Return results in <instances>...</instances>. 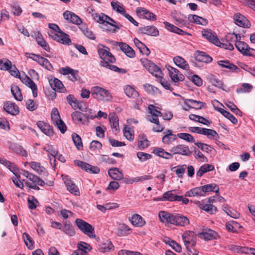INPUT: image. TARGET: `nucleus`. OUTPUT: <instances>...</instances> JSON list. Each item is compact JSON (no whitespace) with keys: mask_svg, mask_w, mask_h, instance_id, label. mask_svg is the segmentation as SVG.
Returning a JSON list of instances; mask_svg holds the SVG:
<instances>
[{"mask_svg":"<svg viewBox=\"0 0 255 255\" xmlns=\"http://www.w3.org/2000/svg\"><path fill=\"white\" fill-rule=\"evenodd\" d=\"M123 132L125 137L129 141H131L134 139V134L128 126H125L123 129Z\"/></svg>","mask_w":255,"mask_h":255,"instance_id":"62","label":"nucleus"},{"mask_svg":"<svg viewBox=\"0 0 255 255\" xmlns=\"http://www.w3.org/2000/svg\"><path fill=\"white\" fill-rule=\"evenodd\" d=\"M234 19L235 23L239 26L249 27L250 25L249 21L241 14H235L234 17Z\"/></svg>","mask_w":255,"mask_h":255,"instance_id":"20","label":"nucleus"},{"mask_svg":"<svg viewBox=\"0 0 255 255\" xmlns=\"http://www.w3.org/2000/svg\"><path fill=\"white\" fill-rule=\"evenodd\" d=\"M63 16L68 21L76 25H80L82 22L80 17L69 10H66L64 12Z\"/></svg>","mask_w":255,"mask_h":255,"instance_id":"13","label":"nucleus"},{"mask_svg":"<svg viewBox=\"0 0 255 255\" xmlns=\"http://www.w3.org/2000/svg\"><path fill=\"white\" fill-rule=\"evenodd\" d=\"M153 152L156 155L167 159H170L173 157L171 153L165 151L163 148L161 147L155 148Z\"/></svg>","mask_w":255,"mask_h":255,"instance_id":"41","label":"nucleus"},{"mask_svg":"<svg viewBox=\"0 0 255 255\" xmlns=\"http://www.w3.org/2000/svg\"><path fill=\"white\" fill-rule=\"evenodd\" d=\"M214 169L213 165L209 164H205L202 165L196 172V176L201 177L207 172L212 171Z\"/></svg>","mask_w":255,"mask_h":255,"instance_id":"43","label":"nucleus"},{"mask_svg":"<svg viewBox=\"0 0 255 255\" xmlns=\"http://www.w3.org/2000/svg\"><path fill=\"white\" fill-rule=\"evenodd\" d=\"M108 173L109 176L115 180H121L123 179V173L118 168L110 169Z\"/></svg>","mask_w":255,"mask_h":255,"instance_id":"37","label":"nucleus"},{"mask_svg":"<svg viewBox=\"0 0 255 255\" xmlns=\"http://www.w3.org/2000/svg\"><path fill=\"white\" fill-rule=\"evenodd\" d=\"M129 220L133 226L137 227H143L146 223L143 218L140 215L137 214L133 215Z\"/></svg>","mask_w":255,"mask_h":255,"instance_id":"30","label":"nucleus"},{"mask_svg":"<svg viewBox=\"0 0 255 255\" xmlns=\"http://www.w3.org/2000/svg\"><path fill=\"white\" fill-rule=\"evenodd\" d=\"M61 230L65 234L70 237L73 236L75 234V229L70 223L65 222Z\"/></svg>","mask_w":255,"mask_h":255,"instance_id":"42","label":"nucleus"},{"mask_svg":"<svg viewBox=\"0 0 255 255\" xmlns=\"http://www.w3.org/2000/svg\"><path fill=\"white\" fill-rule=\"evenodd\" d=\"M253 88L252 85L249 83H244L241 87L238 88L236 89V92L237 93H249L252 90Z\"/></svg>","mask_w":255,"mask_h":255,"instance_id":"56","label":"nucleus"},{"mask_svg":"<svg viewBox=\"0 0 255 255\" xmlns=\"http://www.w3.org/2000/svg\"><path fill=\"white\" fill-rule=\"evenodd\" d=\"M29 180L32 181L33 183L43 186L45 185V182L41 178L37 176H36L32 173L31 174L30 176L28 178Z\"/></svg>","mask_w":255,"mask_h":255,"instance_id":"64","label":"nucleus"},{"mask_svg":"<svg viewBox=\"0 0 255 255\" xmlns=\"http://www.w3.org/2000/svg\"><path fill=\"white\" fill-rule=\"evenodd\" d=\"M166 67L168 70V74L172 81L177 83L184 80L185 76L178 70L170 65H166Z\"/></svg>","mask_w":255,"mask_h":255,"instance_id":"7","label":"nucleus"},{"mask_svg":"<svg viewBox=\"0 0 255 255\" xmlns=\"http://www.w3.org/2000/svg\"><path fill=\"white\" fill-rule=\"evenodd\" d=\"M97 49L100 58L102 59V61L100 62V65L101 66L116 72L120 71L121 69L117 66L110 64L114 63L116 61V59L110 52L109 48L104 45L99 44Z\"/></svg>","mask_w":255,"mask_h":255,"instance_id":"1","label":"nucleus"},{"mask_svg":"<svg viewBox=\"0 0 255 255\" xmlns=\"http://www.w3.org/2000/svg\"><path fill=\"white\" fill-rule=\"evenodd\" d=\"M52 122L55 126H56L59 129L62 133H64L65 132L67 129V128L65 123L62 121L61 118Z\"/></svg>","mask_w":255,"mask_h":255,"instance_id":"60","label":"nucleus"},{"mask_svg":"<svg viewBox=\"0 0 255 255\" xmlns=\"http://www.w3.org/2000/svg\"><path fill=\"white\" fill-rule=\"evenodd\" d=\"M194 56L197 61L206 63H209L213 60L210 56L203 51H196L194 53Z\"/></svg>","mask_w":255,"mask_h":255,"instance_id":"18","label":"nucleus"},{"mask_svg":"<svg viewBox=\"0 0 255 255\" xmlns=\"http://www.w3.org/2000/svg\"><path fill=\"white\" fill-rule=\"evenodd\" d=\"M19 79L21 81L25 84L27 86L31 88L33 85H35L34 82L27 75L24 74H23L21 77H19Z\"/></svg>","mask_w":255,"mask_h":255,"instance_id":"63","label":"nucleus"},{"mask_svg":"<svg viewBox=\"0 0 255 255\" xmlns=\"http://www.w3.org/2000/svg\"><path fill=\"white\" fill-rule=\"evenodd\" d=\"M173 61L178 67L185 70H188L189 69V66L188 63L182 57L177 56L174 57Z\"/></svg>","mask_w":255,"mask_h":255,"instance_id":"39","label":"nucleus"},{"mask_svg":"<svg viewBox=\"0 0 255 255\" xmlns=\"http://www.w3.org/2000/svg\"><path fill=\"white\" fill-rule=\"evenodd\" d=\"M25 56L29 58L32 59L37 62L39 65L49 71L53 69L51 64L46 58L44 57L39 55L28 52L25 53Z\"/></svg>","mask_w":255,"mask_h":255,"instance_id":"5","label":"nucleus"},{"mask_svg":"<svg viewBox=\"0 0 255 255\" xmlns=\"http://www.w3.org/2000/svg\"><path fill=\"white\" fill-rule=\"evenodd\" d=\"M59 34L51 32L49 35L53 39L57 42L61 43L63 44L68 45H70L71 43V40L69 37V35L68 34L63 32L62 31V32H60Z\"/></svg>","mask_w":255,"mask_h":255,"instance_id":"8","label":"nucleus"},{"mask_svg":"<svg viewBox=\"0 0 255 255\" xmlns=\"http://www.w3.org/2000/svg\"><path fill=\"white\" fill-rule=\"evenodd\" d=\"M218 111L227 119L230 120L233 124H237L238 123L237 119L230 112L223 109H219Z\"/></svg>","mask_w":255,"mask_h":255,"instance_id":"52","label":"nucleus"},{"mask_svg":"<svg viewBox=\"0 0 255 255\" xmlns=\"http://www.w3.org/2000/svg\"><path fill=\"white\" fill-rule=\"evenodd\" d=\"M208 81L214 86L218 87L224 90L222 82L218 79L214 75L209 74L206 77Z\"/></svg>","mask_w":255,"mask_h":255,"instance_id":"38","label":"nucleus"},{"mask_svg":"<svg viewBox=\"0 0 255 255\" xmlns=\"http://www.w3.org/2000/svg\"><path fill=\"white\" fill-rule=\"evenodd\" d=\"M131 231L130 228L127 225L122 223L120 224L116 229V234L120 237L126 236L129 234Z\"/></svg>","mask_w":255,"mask_h":255,"instance_id":"33","label":"nucleus"},{"mask_svg":"<svg viewBox=\"0 0 255 255\" xmlns=\"http://www.w3.org/2000/svg\"><path fill=\"white\" fill-rule=\"evenodd\" d=\"M64 183L67 190L72 194L77 196L80 195L79 190L75 183L67 177L64 178Z\"/></svg>","mask_w":255,"mask_h":255,"instance_id":"19","label":"nucleus"},{"mask_svg":"<svg viewBox=\"0 0 255 255\" xmlns=\"http://www.w3.org/2000/svg\"><path fill=\"white\" fill-rule=\"evenodd\" d=\"M165 243L169 245L174 250L178 253H180L182 251L181 246L175 241L171 240L169 238H166L164 240Z\"/></svg>","mask_w":255,"mask_h":255,"instance_id":"48","label":"nucleus"},{"mask_svg":"<svg viewBox=\"0 0 255 255\" xmlns=\"http://www.w3.org/2000/svg\"><path fill=\"white\" fill-rule=\"evenodd\" d=\"M199 236L200 238L205 240H212L216 239L218 237V234L214 230L209 229L199 233Z\"/></svg>","mask_w":255,"mask_h":255,"instance_id":"23","label":"nucleus"},{"mask_svg":"<svg viewBox=\"0 0 255 255\" xmlns=\"http://www.w3.org/2000/svg\"><path fill=\"white\" fill-rule=\"evenodd\" d=\"M202 134L206 135L208 138L211 139H214L215 136H218V133L215 130L204 128L202 129Z\"/></svg>","mask_w":255,"mask_h":255,"instance_id":"58","label":"nucleus"},{"mask_svg":"<svg viewBox=\"0 0 255 255\" xmlns=\"http://www.w3.org/2000/svg\"><path fill=\"white\" fill-rule=\"evenodd\" d=\"M77 248L78 250L86 254H87V253L92 249L91 247L89 244L83 242L78 244Z\"/></svg>","mask_w":255,"mask_h":255,"instance_id":"59","label":"nucleus"},{"mask_svg":"<svg viewBox=\"0 0 255 255\" xmlns=\"http://www.w3.org/2000/svg\"><path fill=\"white\" fill-rule=\"evenodd\" d=\"M188 19L190 22L197 24L206 25L208 23L206 19L195 14H189L188 16Z\"/></svg>","mask_w":255,"mask_h":255,"instance_id":"34","label":"nucleus"},{"mask_svg":"<svg viewBox=\"0 0 255 255\" xmlns=\"http://www.w3.org/2000/svg\"><path fill=\"white\" fill-rule=\"evenodd\" d=\"M202 34L203 36L213 44H218L219 43V39L216 35L213 34L211 30L204 29L202 31Z\"/></svg>","mask_w":255,"mask_h":255,"instance_id":"31","label":"nucleus"},{"mask_svg":"<svg viewBox=\"0 0 255 255\" xmlns=\"http://www.w3.org/2000/svg\"><path fill=\"white\" fill-rule=\"evenodd\" d=\"M91 95L98 101H109L112 99L111 94L107 90L99 86L91 89Z\"/></svg>","mask_w":255,"mask_h":255,"instance_id":"3","label":"nucleus"},{"mask_svg":"<svg viewBox=\"0 0 255 255\" xmlns=\"http://www.w3.org/2000/svg\"><path fill=\"white\" fill-rule=\"evenodd\" d=\"M4 110L11 115H16L19 113V108L14 103L6 102L3 106Z\"/></svg>","mask_w":255,"mask_h":255,"instance_id":"24","label":"nucleus"},{"mask_svg":"<svg viewBox=\"0 0 255 255\" xmlns=\"http://www.w3.org/2000/svg\"><path fill=\"white\" fill-rule=\"evenodd\" d=\"M218 64L222 67L227 68L233 71H236L238 69L237 66L230 63L228 61H219Z\"/></svg>","mask_w":255,"mask_h":255,"instance_id":"61","label":"nucleus"},{"mask_svg":"<svg viewBox=\"0 0 255 255\" xmlns=\"http://www.w3.org/2000/svg\"><path fill=\"white\" fill-rule=\"evenodd\" d=\"M202 193L209 192H215L216 194L219 193V188L217 185L215 183L206 184L204 186H201Z\"/></svg>","mask_w":255,"mask_h":255,"instance_id":"40","label":"nucleus"},{"mask_svg":"<svg viewBox=\"0 0 255 255\" xmlns=\"http://www.w3.org/2000/svg\"><path fill=\"white\" fill-rule=\"evenodd\" d=\"M164 24L165 25V26L166 28L171 32L178 34L179 35H189V34L186 32L183 31V30L180 29L179 28L176 27V26L172 24H171L169 23L168 22L165 21L164 22Z\"/></svg>","mask_w":255,"mask_h":255,"instance_id":"36","label":"nucleus"},{"mask_svg":"<svg viewBox=\"0 0 255 255\" xmlns=\"http://www.w3.org/2000/svg\"><path fill=\"white\" fill-rule=\"evenodd\" d=\"M28 164L30 167L39 175L44 177L48 175V173L46 169L43 166H41L39 162L31 161Z\"/></svg>","mask_w":255,"mask_h":255,"instance_id":"21","label":"nucleus"},{"mask_svg":"<svg viewBox=\"0 0 255 255\" xmlns=\"http://www.w3.org/2000/svg\"><path fill=\"white\" fill-rule=\"evenodd\" d=\"M185 196L186 197H195V196H203L204 194L202 193L201 186L195 187L191 189L189 191H187Z\"/></svg>","mask_w":255,"mask_h":255,"instance_id":"44","label":"nucleus"},{"mask_svg":"<svg viewBox=\"0 0 255 255\" xmlns=\"http://www.w3.org/2000/svg\"><path fill=\"white\" fill-rule=\"evenodd\" d=\"M148 111L150 115L147 116V120L152 123L158 122V117L161 116L162 113L158 111L156 107L152 105L148 106Z\"/></svg>","mask_w":255,"mask_h":255,"instance_id":"10","label":"nucleus"},{"mask_svg":"<svg viewBox=\"0 0 255 255\" xmlns=\"http://www.w3.org/2000/svg\"><path fill=\"white\" fill-rule=\"evenodd\" d=\"M146 68L149 73L157 79L162 78L163 74L161 69L153 63L147 61Z\"/></svg>","mask_w":255,"mask_h":255,"instance_id":"12","label":"nucleus"},{"mask_svg":"<svg viewBox=\"0 0 255 255\" xmlns=\"http://www.w3.org/2000/svg\"><path fill=\"white\" fill-rule=\"evenodd\" d=\"M149 145V141L144 135H140L138 139V147L139 149H144Z\"/></svg>","mask_w":255,"mask_h":255,"instance_id":"47","label":"nucleus"},{"mask_svg":"<svg viewBox=\"0 0 255 255\" xmlns=\"http://www.w3.org/2000/svg\"><path fill=\"white\" fill-rule=\"evenodd\" d=\"M174 191V190L172 191H168L165 192L161 198L159 199H154L156 201H164L167 200L171 202H173L175 198V195L172 192Z\"/></svg>","mask_w":255,"mask_h":255,"instance_id":"49","label":"nucleus"},{"mask_svg":"<svg viewBox=\"0 0 255 255\" xmlns=\"http://www.w3.org/2000/svg\"><path fill=\"white\" fill-rule=\"evenodd\" d=\"M75 224L84 234L90 238L95 237L94 228L86 221L81 219H77L75 221Z\"/></svg>","mask_w":255,"mask_h":255,"instance_id":"4","label":"nucleus"},{"mask_svg":"<svg viewBox=\"0 0 255 255\" xmlns=\"http://www.w3.org/2000/svg\"><path fill=\"white\" fill-rule=\"evenodd\" d=\"M73 141L75 145L78 150H80L83 147V144L81 137L76 133H74L72 135Z\"/></svg>","mask_w":255,"mask_h":255,"instance_id":"57","label":"nucleus"},{"mask_svg":"<svg viewBox=\"0 0 255 255\" xmlns=\"http://www.w3.org/2000/svg\"><path fill=\"white\" fill-rule=\"evenodd\" d=\"M37 126L41 131L46 135L51 136L53 135V130L52 128L49 125L44 123L43 122L38 121L37 123Z\"/></svg>","mask_w":255,"mask_h":255,"instance_id":"28","label":"nucleus"},{"mask_svg":"<svg viewBox=\"0 0 255 255\" xmlns=\"http://www.w3.org/2000/svg\"><path fill=\"white\" fill-rule=\"evenodd\" d=\"M51 88L55 91L63 93L65 89L62 82L57 78L51 79L49 81Z\"/></svg>","mask_w":255,"mask_h":255,"instance_id":"26","label":"nucleus"},{"mask_svg":"<svg viewBox=\"0 0 255 255\" xmlns=\"http://www.w3.org/2000/svg\"><path fill=\"white\" fill-rule=\"evenodd\" d=\"M111 5L114 10L116 11L118 13H121L123 15H124L126 13L123 5L120 2L117 1H112Z\"/></svg>","mask_w":255,"mask_h":255,"instance_id":"46","label":"nucleus"},{"mask_svg":"<svg viewBox=\"0 0 255 255\" xmlns=\"http://www.w3.org/2000/svg\"><path fill=\"white\" fill-rule=\"evenodd\" d=\"M115 45L119 46L128 57L133 58L135 56L133 49L126 43L116 42Z\"/></svg>","mask_w":255,"mask_h":255,"instance_id":"16","label":"nucleus"},{"mask_svg":"<svg viewBox=\"0 0 255 255\" xmlns=\"http://www.w3.org/2000/svg\"><path fill=\"white\" fill-rule=\"evenodd\" d=\"M92 16L93 19L98 23L100 24H104L106 23L107 15L103 13L100 14L94 13H92Z\"/></svg>","mask_w":255,"mask_h":255,"instance_id":"55","label":"nucleus"},{"mask_svg":"<svg viewBox=\"0 0 255 255\" xmlns=\"http://www.w3.org/2000/svg\"><path fill=\"white\" fill-rule=\"evenodd\" d=\"M139 31L142 34H147L152 36H157L159 34L158 29L154 26H146L139 28Z\"/></svg>","mask_w":255,"mask_h":255,"instance_id":"27","label":"nucleus"},{"mask_svg":"<svg viewBox=\"0 0 255 255\" xmlns=\"http://www.w3.org/2000/svg\"><path fill=\"white\" fill-rule=\"evenodd\" d=\"M197 205L199 208L210 214H214L217 212L216 207L211 204L205 203L203 201H198Z\"/></svg>","mask_w":255,"mask_h":255,"instance_id":"25","label":"nucleus"},{"mask_svg":"<svg viewBox=\"0 0 255 255\" xmlns=\"http://www.w3.org/2000/svg\"><path fill=\"white\" fill-rule=\"evenodd\" d=\"M189 224V220L187 217L179 214H175L174 223L173 225L184 227Z\"/></svg>","mask_w":255,"mask_h":255,"instance_id":"29","label":"nucleus"},{"mask_svg":"<svg viewBox=\"0 0 255 255\" xmlns=\"http://www.w3.org/2000/svg\"><path fill=\"white\" fill-rule=\"evenodd\" d=\"M74 163L77 166L84 169L86 172L91 173H98L100 171V169L98 167L92 166L82 161L75 160Z\"/></svg>","mask_w":255,"mask_h":255,"instance_id":"11","label":"nucleus"},{"mask_svg":"<svg viewBox=\"0 0 255 255\" xmlns=\"http://www.w3.org/2000/svg\"><path fill=\"white\" fill-rule=\"evenodd\" d=\"M163 134L162 141L164 144L169 145L177 138V135L173 134L172 130L170 129L164 131Z\"/></svg>","mask_w":255,"mask_h":255,"instance_id":"22","label":"nucleus"},{"mask_svg":"<svg viewBox=\"0 0 255 255\" xmlns=\"http://www.w3.org/2000/svg\"><path fill=\"white\" fill-rule=\"evenodd\" d=\"M24 243L26 247L29 250H33L34 247V242L32 240L30 236L26 233H24L22 235Z\"/></svg>","mask_w":255,"mask_h":255,"instance_id":"54","label":"nucleus"},{"mask_svg":"<svg viewBox=\"0 0 255 255\" xmlns=\"http://www.w3.org/2000/svg\"><path fill=\"white\" fill-rule=\"evenodd\" d=\"M170 151L173 154H178L185 156H189L191 153L189 147L183 144H179L173 146L171 148Z\"/></svg>","mask_w":255,"mask_h":255,"instance_id":"9","label":"nucleus"},{"mask_svg":"<svg viewBox=\"0 0 255 255\" xmlns=\"http://www.w3.org/2000/svg\"><path fill=\"white\" fill-rule=\"evenodd\" d=\"M184 103L189 108L195 109H201L205 104L202 102L189 99H185Z\"/></svg>","mask_w":255,"mask_h":255,"instance_id":"32","label":"nucleus"},{"mask_svg":"<svg viewBox=\"0 0 255 255\" xmlns=\"http://www.w3.org/2000/svg\"><path fill=\"white\" fill-rule=\"evenodd\" d=\"M175 24L179 26H182L187 25L186 16L183 15H177L173 16Z\"/></svg>","mask_w":255,"mask_h":255,"instance_id":"53","label":"nucleus"},{"mask_svg":"<svg viewBox=\"0 0 255 255\" xmlns=\"http://www.w3.org/2000/svg\"><path fill=\"white\" fill-rule=\"evenodd\" d=\"M124 91L128 97L136 98L139 97L138 93L131 86H126L124 88Z\"/></svg>","mask_w":255,"mask_h":255,"instance_id":"45","label":"nucleus"},{"mask_svg":"<svg viewBox=\"0 0 255 255\" xmlns=\"http://www.w3.org/2000/svg\"><path fill=\"white\" fill-rule=\"evenodd\" d=\"M11 94L14 98L18 101H21L22 100V96L19 87L17 86H12L11 87Z\"/></svg>","mask_w":255,"mask_h":255,"instance_id":"51","label":"nucleus"},{"mask_svg":"<svg viewBox=\"0 0 255 255\" xmlns=\"http://www.w3.org/2000/svg\"><path fill=\"white\" fill-rule=\"evenodd\" d=\"M164 24L165 25V26L166 28L171 32L178 34L179 35H189V34L186 32L183 31V30L180 29L179 28L176 27V26L172 24H171L169 23L168 22L165 21L164 22Z\"/></svg>","mask_w":255,"mask_h":255,"instance_id":"35","label":"nucleus"},{"mask_svg":"<svg viewBox=\"0 0 255 255\" xmlns=\"http://www.w3.org/2000/svg\"><path fill=\"white\" fill-rule=\"evenodd\" d=\"M182 239L186 248H189L190 247H194L196 245V236L192 231L185 232L182 235Z\"/></svg>","mask_w":255,"mask_h":255,"instance_id":"6","label":"nucleus"},{"mask_svg":"<svg viewBox=\"0 0 255 255\" xmlns=\"http://www.w3.org/2000/svg\"><path fill=\"white\" fill-rule=\"evenodd\" d=\"M136 13L140 18L151 20H156L155 15L143 7H138L136 10Z\"/></svg>","mask_w":255,"mask_h":255,"instance_id":"15","label":"nucleus"},{"mask_svg":"<svg viewBox=\"0 0 255 255\" xmlns=\"http://www.w3.org/2000/svg\"><path fill=\"white\" fill-rule=\"evenodd\" d=\"M227 39H232L235 42V46L237 49L245 56H255V50L249 47L247 44L244 42L240 41L241 36L239 34L232 33L229 34L227 36Z\"/></svg>","mask_w":255,"mask_h":255,"instance_id":"2","label":"nucleus"},{"mask_svg":"<svg viewBox=\"0 0 255 255\" xmlns=\"http://www.w3.org/2000/svg\"><path fill=\"white\" fill-rule=\"evenodd\" d=\"M160 221L162 223H169L173 225L174 223L175 214H171L164 211L158 213Z\"/></svg>","mask_w":255,"mask_h":255,"instance_id":"14","label":"nucleus"},{"mask_svg":"<svg viewBox=\"0 0 255 255\" xmlns=\"http://www.w3.org/2000/svg\"><path fill=\"white\" fill-rule=\"evenodd\" d=\"M109 119L111 125V128L118 130L119 127V119L118 116L115 113H112L109 115Z\"/></svg>","mask_w":255,"mask_h":255,"instance_id":"50","label":"nucleus"},{"mask_svg":"<svg viewBox=\"0 0 255 255\" xmlns=\"http://www.w3.org/2000/svg\"><path fill=\"white\" fill-rule=\"evenodd\" d=\"M71 118L77 124L88 125L89 121L86 119L84 113L78 111H75L72 113Z\"/></svg>","mask_w":255,"mask_h":255,"instance_id":"17","label":"nucleus"}]
</instances>
